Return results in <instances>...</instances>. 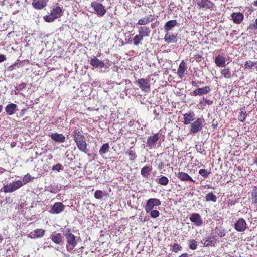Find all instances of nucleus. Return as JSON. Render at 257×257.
Segmentation results:
<instances>
[{"mask_svg": "<svg viewBox=\"0 0 257 257\" xmlns=\"http://www.w3.org/2000/svg\"><path fill=\"white\" fill-rule=\"evenodd\" d=\"M159 166L162 167V164H161V165H159Z\"/></svg>", "mask_w": 257, "mask_h": 257, "instance_id": "obj_63", "label": "nucleus"}, {"mask_svg": "<svg viewBox=\"0 0 257 257\" xmlns=\"http://www.w3.org/2000/svg\"><path fill=\"white\" fill-rule=\"evenodd\" d=\"M33 178H34V177H32L29 174L25 175L23 178V185L30 182L31 179Z\"/></svg>", "mask_w": 257, "mask_h": 257, "instance_id": "obj_41", "label": "nucleus"}, {"mask_svg": "<svg viewBox=\"0 0 257 257\" xmlns=\"http://www.w3.org/2000/svg\"><path fill=\"white\" fill-rule=\"evenodd\" d=\"M201 243L204 247L213 246L216 243V237L211 235L204 238L201 241Z\"/></svg>", "mask_w": 257, "mask_h": 257, "instance_id": "obj_8", "label": "nucleus"}, {"mask_svg": "<svg viewBox=\"0 0 257 257\" xmlns=\"http://www.w3.org/2000/svg\"><path fill=\"white\" fill-rule=\"evenodd\" d=\"M183 116L184 123L185 124H189L190 123L191 121L193 120L195 114L193 112H190L184 114Z\"/></svg>", "mask_w": 257, "mask_h": 257, "instance_id": "obj_26", "label": "nucleus"}, {"mask_svg": "<svg viewBox=\"0 0 257 257\" xmlns=\"http://www.w3.org/2000/svg\"><path fill=\"white\" fill-rule=\"evenodd\" d=\"M63 234L65 236L67 242L68 244L67 246V251L71 252V250L77 245V238L72 233H71L69 229L65 230Z\"/></svg>", "mask_w": 257, "mask_h": 257, "instance_id": "obj_2", "label": "nucleus"}, {"mask_svg": "<svg viewBox=\"0 0 257 257\" xmlns=\"http://www.w3.org/2000/svg\"><path fill=\"white\" fill-rule=\"evenodd\" d=\"M182 249V247L180 245H179L177 243H175L173 245L172 250L174 252L176 253L178 252L179 251L181 250Z\"/></svg>", "mask_w": 257, "mask_h": 257, "instance_id": "obj_45", "label": "nucleus"}, {"mask_svg": "<svg viewBox=\"0 0 257 257\" xmlns=\"http://www.w3.org/2000/svg\"><path fill=\"white\" fill-rule=\"evenodd\" d=\"M90 64L94 68H101L103 67L105 65V64L103 61L100 60L96 57H94L93 58H92L90 60Z\"/></svg>", "mask_w": 257, "mask_h": 257, "instance_id": "obj_15", "label": "nucleus"}, {"mask_svg": "<svg viewBox=\"0 0 257 257\" xmlns=\"http://www.w3.org/2000/svg\"><path fill=\"white\" fill-rule=\"evenodd\" d=\"M109 145L108 143H104L102 145V146L100 147L99 150V153L101 155H103L106 152H107L109 150Z\"/></svg>", "mask_w": 257, "mask_h": 257, "instance_id": "obj_34", "label": "nucleus"}, {"mask_svg": "<svg viewBox=\"0 0 257 257\" xmlns=\"http://www.w3.org/2000/svg\"><path fill=\"white\" fill-rule=\"evenodd\" d=\"M1 239H2L1 238V236L0 235V240H1Z\"/></svg>", "mask_w": 257, "mask_h": 257, "instance_id": "obj_64", "label": "nucleus"}, {"mask_svg": "<svg viewBox=\"0 0 257 257\" xmlns=\"http://www.w3.org/2000/svg\"><path fill=\"white\" fill-rule=\"evenodd\" d=\"M128 156L130 160L133 161L136 158L135 152L133 150H130L128 151Z\"/></svg>", "mask_w": 257, "mask_h": 257, "instance_id": "obj_47", "label": "nucleus"}, {"mask_svg": "<svg viewBox=\"0 0 257 257\" xmlns=\"http://www.w3.org/2000/svg\"><path fill=\"white\" fill-rule=\"evenodd\" d=\"M3 109V107L2 105H0V113L2 112Z\"/></svg>", "mask_w": 257, "mask_h": 257, "instance_id": "obj_60", "label": "nucleus"}, {"mask_svg": "<svg viewBox=\"0 0 257 257\" xmlns=\"http://www.w3.org/2000/svg\"><path fill=\"white\" fill-rule=\"evenodd\" d=\"M137 83L142 91L149 93L151 91L150 81L148 79L141 78L138 80Z\"/></svg>", "mask_w": 257, "mask_h": 257, "instance_id": "obj_7", "label": "nucleus"}, {"mask_svg": "<svg viewBox=\"0 0 257 257\" xmlns=\"http://www.w3.org/2000/svg\"><path fill=\"white\" fill-rule=\"evenodd\" d=\"M141 221H142V222H144L145 221V220H142V218H140Z\"/></svg>", "mask_w": 257, "mask_h": 257, "instance_id": "obj_62", "label": "nucleus"}, {"mask_svg": "<svg viewBox=\"0 0 257 257\" xmlns=\"http://www.w3.org/2000/svg\"><path fill=\"white\" fill-rule=\"evenodd\" d=\"M138 31L139 34L143 38L144 37L148 36L150 32L149 28L145 26L140 27Z\"/></svg>", "mask_w": 257, "mask_h": 257, "instance_id": "obj_29", "label": "nucleus"}, {"mask_svg": "<svg viewBox=\"0 0 257 257\" xmlns=\"http://www.w3.org/2000/svg\"><path fill=\"white\" fill-rule=\"evenodd\" d=\"M106 195V194L105 192L97 190L95 192L94 196L97 199H101L103 197L105 196Z\"/></svg>", "mask_w": 257, "mask_h": 257, "instance_id": "obj_33", "label": "nucleus"}, {"mask_svg": "<svg viewBox=\"0 0 257 257\" xmlns=\"http://www.w3.org/2000/svg\"><path fill=\"white\" fill-rule=\"evenodd\" d=\"M143 37L140 35H136L133 39V43L135 45H138L140 42L143 40Z\"/></svg>", "mask_w": 257, "mask_h": 257, "instance_id": "obj_38", "label": "nucleus"}, {"mask_svg": "<svg viewBox=\"0 0 257 257\" xmlns=\"http://www.w3.org/2000/svg\"><path fill=\"white\" fill-rule=\"evenodd\" d=\"M248 29L256 30H257V18L255 20V22L252 24H250L248 26Z\"/></svg>", "mask_w": 257, "mask_h": 257, "instance_id": "obj_48", "label": "nucleus"}, {"mask_svg": "<svg viewBox=\"0 0 257 257\" xmlns=\"http://www.w3.org/2000/svg\"><path fill=\"white\" fill-rule=\"evenodd\" d=\"M168 182L169 180L166 176H162L158 181V183L162 185H166Z\"/></svg>", "mask_w": 257, "mask_h": 257, "instance_id": "obj_39", "label": "nucleus"}, {"mask_svg": "<svg viewBox=\"0 0 257 257\" xmlns=\"http://www.w3.org/2000/svg\"><path fill=\"white\" fill-rule=\"evenodd\" d=\"M203 100L205 101V104H204V101H200V103L201 104H202V105L204 106L206 104L208 105H211L213 104V101L210 100H207L206 99L203 98Z\"/></svg>", "mask_w": 257, "mask_h": 257, "instance_id": "obj_49", "label": "nucleus"}, {"mask_svg": "<svg viewBox=\"0 0 257 257\" xmlns=\"http://www.w3.org/2000/svg\"><path fill=\"white\" fill-rule=\"evenodd\" d=\"M45 234V230L42 229H37L31 232L29 235L31 238L42 237Z\"/></svg>", "mask_w": 257, "mask_h": 257, "instance_id": "obj_21", "label": "nucleus"}, {"mask_svg": "<svg viewBox=\"0 0 257 257\" xmlns=\"http://www.w3.org/2000/svg\"><path fill=\"white\" fill-rule=\"evenodd\" d=\"M46 5L49 0H42Z\"/></svg>", "mask_w": 257, "mask_h": 257, "instance_id": "obj_59", "label": "nucleus"}, {"mask_svg": "<svg viewBox=\"0 0 257 257\" xmlns=\"http://www.w3.org/2000/svg\"><path fill=\"white\" fill-rule=\"evenodd\" d=\"M44 19L48 22H52L55 19H56L55 17H54L51 13H50L48 15H46L44 16Z\"/></svg>", "mask_w": 257, "mask_h": 257, "instance_id": "obj_43", "label": "nucleus"}, {"mask_svg": "<svg viewBox=\"0 0 257 257\" xmlns=\"http://www.w3.org/2000/svg\"><path fill=\"white\" fill-rule=\"evenodd\" d=\"M159 139L160 135L158 133L149 136L146 142L147 147L150 149L156 148Z\"/></svg>", "mask_w": 257, "mask_h": 257, "instance_id": "obj_4", "label": "nucleus"}, {"mask_svg": "<svg viewBox=\"0 0 257 257\" xmlns=\"http://www.w3.org/2000/svg\"><path fill=\"white\" fill-rule=\"evenodd\" d=\"M26 84L22 83L16 87V89L17 90H22L26 87Z\"/></svg>", "mask_w": 257, "mask_h": 257, "instance_id": "obj_52", "label": "nucleus"}, {"mask_svg": "<svg viewBox=\"0 0 257 257\" xmlns=\"http://www.w3.org/2000/svg\"><path fill=\"white\" fill-rule=\"evenodd\" d=\"M191 84L193 86L196 87L197 86V83L196 81H193L191 82Z\"/></svg>", "mask_w": 257, "mask_h": 257, "instance_id": "obj_55", "label": "nucleus"}, {"mask_svg": "<svg viewBox=\"0 0 257 257\" xmlns=\"http://www.w3.org/2000/svg\"><path fill=\"white\" fill-rule=\"evenodd\" d=\"M221 74L224 78L229 79L231 77V72L229 68H224L221 70Z\"/></svg>", "mask_w": 257, "mask_h": 257, "instance_id": "obj_31", "label": "nucleus"}, {"mask_svg": "<svg viewBox=\"0 0 257 257\" xmlns=\"http://www.w3.org/2000/svg\"><path fill=\"white\" fill-rule=\"evenodd\" d=\"M216 230H218L217 233L220 237H222L225 235V233L223 230L216 228Z\"/></svg>", "mask_w": 257, "mask_h": 257, "instance_id": "obj_50", "label": "nucleus"}, {"mask_svg": "<svg viewBox=\"0 0 257 257\" xmlns=\"http://www.w3.org/2000/svg\"><path fill=\"white\" fill-rule=\"evenodd\" d=\"M65 208V206L61 202H56L52 206L50 210L52 214H57L62 212Z\"/></svg>", "mask_w": 257, "mask_h": 257, "instance_id": "obj_11", "label": "nucleus"}, {"mask_svg": "<svg viewBox=\"0 0 257 257\" xmlns=\"http://www.w3.org/2000/svg\"><path fill=\"white\" fill-rule=\"evenodd\" d=\"M190 221L196 226H200L203 223L200 215L198 213H193L190 216Z\"/></svg>", "mask_w": 257, "mask_h": 257, "instance_id": "obj_12", "label": "nucleus"}, {"mask_svg": "<svg viewBox=\"0 0 257 257\" xmlns=\"http://www.w3.org/2000/svg\"><path fill=\"white\" fill-rule=\"evenodd\" d=\"M205 198V200L208 202L212 201L213 202H215L217 200L216 196L215 195H214L212 192L208 193L206 195Z\"/></svg>", "mask_w": 257, "mask_h": 257, "instance_id": "obj_32", "label": "nucleus"}, {"mask_svg": "<svg viewBox=\"0 0 257 257\" xmlns=\"http://www.w3.org/2000/svg\"><path fill=\"white\" fill-rule=\"evenodd\" d=\"M25 111H26L25 109H22L20 113V116L21 117L24 116V115L25 114Z\"/></svg>", "mask_w": 257, "mask_h": 257, "instance_id": "obj_54", "label": "nucleus"}, {"mask_svg": "<svg viewBox=\"0 0 257 257\" xmlns=\"http://www.w3.org/2000/svg\"><path fill=\"white\" fill-rule=\"evenodd\" d=\"M54 141L59 143H63L65 141V137L62 134L57 133H51L49 135Z\"/></svg>", "mask_w": 257, "mask_h": 257, "instance_id": "obj_14", "label": "nucleus"}, {"mask_svg": "<svg viewBox=\"0 0 257 257\" xmlns=\"http://www.w3.org/2000/svg\"><path fill=\"white\" fill-rule=\"evenodd\" d=\"M214 62L218 67H223L225 66V58L222 55H218L216 56Z\"/></svg>", "mask_w": 257, "mask_h": 257, "instance_id": "obj_24", "label": "nucleus"}, {"mask_svg": "<svg viewBox=\"0 0 257 257\" xmlns=\"http://www.w3.org/2000/svg\"><path fill=\"white\" fill-rule=\"evenodd\" d=\"M233 21L236 24H240L244 19V15L240 12H233L231 15Z\"/></svg>", "mask_w": 257, "mask_h": 257, "instance_id": "obj_16", "label": "nucleus"}, {"mask_svg": "<svg viewBox=\"0 0 257 257\" xmlns=\"http://www.w3.org/2000/svg\"><path fill=\"white\" fill-rule=\"evenodd\" d=\"M62 12V9L60 7L57 6L53 9L51 13L54 17H55L56 19H57L61 16Z\"/></svg>", "mask_w": 257, "mask_h": 257, "instance_id": "obj_30", "label": "nucleus"}, {"mask_svg": "<svg viewBox=\"0 0 257 257\" xmlns=\"http://www.w3.org/2000/svg\"><path fill=\"white\" fill-rule=\"evenodd\" d=\"M204 120L201 118H197L195 121L191 124L190 131L193 133L200 131L203 125Z\"/></svg>", "mask_w": 257, "mask_h": 257, "instance_id": "obj_9", "label": "nucleus"}, {"mask_svg": "<svg viewBox=\"0 0 257 257\" xmlns=\"http://www.w3.org/2000/svg\"><path fill=\"white\" fill-rule=\"evenodd\" d=\"M246 227V223L242 218H239L234 224V229L238 232L244 231Z\"/></svg>", "mask_w": 257, "mask_h": 257, "instance_id": "obj_10", "label": "nucleus"}, {"mask_svg": "<svg viewBox=\"0 0 257 257\" xmlns=\"http://www.w3.org/2000/svg\"><path fill=\"white\" fill-rule=\"evenodd\" d=\"M32 5L37 10H41L47 6L42 0H33Z\"/></svg>", "mask_w": 257, "mask_h": 257, "instance_id": "obj_25", "label": "nucleus"}, {"mask_svg": "<svg viewBox=\"0 0 257 257\" xmlns=\"http://www.w3.org/2000/svg\"><path fill=\"white\" fill-rule=\"evenodd\" d=\"M164 40L168 43H176L178 40V35L177 34H171L167 33L164 36Z\"/></svg>", "mask_w": 257, "mask_h": 257, "instance_id": "obj_19", "label": "nucleus"}, {"mask_svg": "<svg viewBox=\"0 0 257 257\" xmlns=\"http://www.w3.org/2000/svg\"><path fill=\"white\" fill-rule=\"evenodd\" d=\"M211 89L209 86H206L201 88H198L193 92V95L200 96L209 93Z\"/></svg>", "mask_w": 257, "mask_h": 257, "instance_id": "obj_13", "label": "nucleus"}, {"mask_svg": "<svg viewBox=\"0 0 257 257\" xmlns=\"http://www.w3.org/2000/svg\"><path fill=\"white\" fill-rule=\"evenodd\" d=\"M253 4L254 6L257 7V0L256 1H254Z\"/></svg>", "mask_w": 257, "mask_h": 257, "instance_id": "obj_58", "label": "nucleus"}, {"mask_svg": "<svg viewBox=\"0 0 257 257\" xmlns=\"http://www.w3.org/2000/svg\"><path fill=\"white\" fill-rule=\"evenodd\" d=\"M188 245L190 249L195 250L197 247V242L194 239H191L188 241Z\"/></svg>", "mask_w": 257, "mask_h": 257, "instance_id": "obj_37", "label": "nucleus"}, {"mask_svg": "<svg viewBox=\"0 0 257 257\" xmlns=\"http://www.w3.org/2000/svg\"><path fill=\"white\" fill-rule=\"evenodd\" d=\"M151 171V169L149 166H144L141 170V174L144 177H147Z\"/></svg>", "mask_w": 257, "mask_h": 257, "instance_id": "obj_36", "label": "nucleus"}, {"mask_svg": "<svg viewBox=\"0 0 257 257\" xmlns=\"http://www.w3.org/2000/svg\"><path fill=\"white\" fill-rule=\"evenodd\" d=\"M210 173V172L207 169H201L199 171V174L204 177H207Z\"/></svg>", "mask_w": 257, "mask_h": 257, "instance_id": "obj_44", "label": "nucleus"}, {"mask_svg": "<svg viewBox=\"0 0 257 257\" xmlns=\"http://www.w3.org/2000/svg\"><path fill=\"white\" fill-rule=\"evenodd\" d=\"M91 7L93 8L94 12L99 17L103 16L106 13L105 7L102 4L96 1L91 3Z\"/></svg>", "mask_w": 257, "mask_h": 257, "instance_id": "obj_5", "label": "nucleus"}, {"mask_svg": "<svg viewBox=\"0 0 257 257\" xmlns=\"http://www.w3.org/2000/svg\"><path fill=\"white\" fill-rule=\"evenodd\" d=\"M179 257H188L187 254L186 253H184L179 256Z\"/></svg>", "mask_w": 257, "mask_h": 257, "instance_id": "obj_57", "label": "nucleus"}, {"mask_svg": "<svg viewBox=\"0 0 257 257\" xmlns=\"http://www.w3.org/2000/svg\"><path fill=\"white\" fill-rule=\"evenodd\" d=\"M62 169V166L60 164H57L56 165H54L52 167L53 170H56L59 171L60 170Z\"/></svg>", "mask_w": 257, "mask_h": 257, "instance_id": "obj_51", "label": "nucleus"}, {"mask_svg": "<svg viewBox=\"0 0 257 257\" xmlns=\"http://www.w3.org/2000/svg\"><path fill=\"white\" fill-rule=\"evenodd\" d=\"M72 133L74 140L79 150L81 152H86L87 149L85 136L78 130H74Z\"/></svg>", "mask_w": 257, "mask_h": 257, "instance_id": "obj_1", "label": "nucleus"}, {"mask_svg": "<svg viewBox=\"0 0 257 257\" xmlns=\"http://www.w3.org/2000/svg\"><path fill=\"white\" fill-rule=\"evenodd\" d=\"M52 241L57 244H61L62 243V236L61 233L53 232L50 236Z\"/></svg>", "mask_w": 257, "mask_h": 257, "instance_id": "obj_20", "label": "nucleus"}, {"mask_svg": "<svg viewBox=\"0 0 257 257\" xmlns=\"http://www.w3.org/2000/svg\"><path fill=\"white\" fill-rule=\"evenodd\" d=\"M153 20V16L151 15L146 16L144 18L139 19L138 21V24L141 25H144L152 21Z\"/></svg>", "mask_w": 257, "mask_h": 257, "instance_id": "obj_28", "label": "nucleus"}, {"mask_svg": "<svg viewBox=\"0 0 257 257\" xmlns=\"http://www.w3.org/2000/svg\"><path fill=\"white\" fill-rule=\"evenodd\" d=\"M256 64V63L251 61H246L244 64V67L245 69H251Z\"/></svg>", "mask_w": 257, "mask_h": 257, "instance_id": "obj_40", "label": "nucleus"}, {"mask_svg": "<svg viewBox=\"0 0 257 257\" xmlns=\"http://www.w3.org/2000/svg\"><path fill=\"white\" fill-rule=\"evenodd\" d=\"M5 171V169L3 168L0 167V173H3Z\"/></svg>", "mask_w": 257, "mask_h": 257, "instance_id": "obj_56", "label": "nucleus"}, {"mask_svg": "<svg viewBox=\"0 0 257 257\" xmlns=\"http://www.w3.org/2000/svg\"><path fill=\"white\" fill-rule=\"evenodd\" d=\"M251 200L253 203H257V189L252 191Z\"/></svg>", "mask_w": 257, "mask_h": 257, "instance_id": "obj_46", "label": "nucleus"}, {"mask_svg": "<svg viewBox=\"0 0 257 257\" xmlns=\"http://www.w3.org/2000/svg\"><path fill=\"white\" fill-rule=\"evenodd\" d=\"M17 110V105L14 103H10L5 107L6 112L8 115L14 114Z\"/></svg>", "mask_w": 257, "mask_h": 257, "instance_id": "obj_18", "label": "nucleus"}, {"mask_svg": "<svg viewBox=\"0 0 257 257\" xmlns=\"http://www.w3.org/2000/svg\"><path fill=\"white\" fill-rule=\"evenodd\" d=\"M187 69V67L185 63L182 61L177 70V75L180 78H182L184 77V73Z\"/></svg>", "mask_w": 257, "mask_h": 257, "instance_id": "obj_22", "label": "nucleus"}, {"mask_svg": "<svg viewBox=\"0 0 257 257\" xmlns=\"http://www.w3.org/2000/svg\"><path fill=\"white\" fill-rule=\"evenodd\" d=\"M246 117V111L243 109H240L238 119L240 121L243 122Z\"/></svg>", "mask_w": 257, "mask_h": 257, "instance_id": "obj_35", "label": "nucleus"}, {"mask_svg": "<svg viewBox=\"0 0 257 257\" xmlns=\"http://www.w3.org/2000/svg\"><path fill=\"white\" fill-rule=\"evenodd\" d=\"M177 22L176 20H169L167 21L164 26V29L166 32L171 30L173 27L177 25Z\"/></svg>", "mask_w": 257, "mask_h": 257, "instance_id": "obj_27", "label": "nucleus"}, {"mask_svg": "<svg viewBox=\"0 0 257 257\" xmlns=\"http://www.w3.org/2000/svg\"><path fill=\"white\" fill-rule=\"evenodd\" d=\"M46 246H49L48 245V243H44V247H46Z\"/></svg>", "mask_w": 257, "mask_h": 257, "instance_id": "obj_61", "label": "nucleus"}, {"mask_svg": "<svg viewBox=\"0 0 257 257\" xmlns=\"http://www.w3.org/2000/svg\"><path fill=\"white\" fill-rule=\"evenodd\" d=\"M149 213H150V215L152 218H156L160 215V212L157 210L152 209Z\"/></svg>", "mask_w": 257, "mask_h": 257, "instance_id": "obj_42", "label": "nucleus"}, {"mask_svg": "<svg viewBox=\"0 0 257 257\" xmlns=\"http://www.w3.org/2000/svg\"><path fill=\"white\" fill-rule=\"evenodd\" d=\"M198 5L200 8L212 9L214 4L210 0H201L198 2Z\"/></svg>", "mask_w": 257, "mask_h": 257, "instance_id": "obj_17", "label": "nucleus"}, {"mask_svg": "<svg viewBox=\"0 0 257 257\" xmlns=\"http://www.w3.org/2000/svg\"><path fill=\"white\" fill-rule=\"evenodd\" d=\"M177 176L179 178L181 181H190L192 182H195V181L192 179L191 177H190L188 174L183 172H179Z\"/></svg>", "mask_w": 257, "mask_h": 257, "instance_id": "obj_23", "label": "nucleus"}, {"mask_svg": "<svg viewBox=\"0 0 257 257\" xmlns=\"http://www.w3.org/2000/svg\"><path fill=\"white\" fill-rule=\"evenodd\" d=\"M6 59V56L4 55L0 54V62L4 61Z\"/></svg>", "mask_w": 257, "mask_h": 257, "instance_id": "obj_53", "label": "nucleus"}, {"mask_svg": "<svg viewBox=\"0 0 257 257\" xmlns=\"http://www.w3.org/2000/svg\"><path fill=\"white\" fill-rule=\"evenodd\" d=\"M23 186V182L18 180L3 186V189L5 193L12 192Z\"/></svg>", "mask_w": 257, "mask_h": 257, "instance_id": "obj_3", "label": "nucleus"}, {"mask_svg": "<svg viewBox=\"0 0 257 257\" xmlns=\"http://www.w3.org/2000/svg\"><path fill=\"white\" fill-rule=\"evenodd\" d=\"M161 204V202L157 198H150L148 199L144 207L146 212L149 213L155 206H159Z\"/></svg>", "mask_w": 257, "mask_h": 257, "instance_id": "obj_6", "label": "nucleus"}]
</instances>
